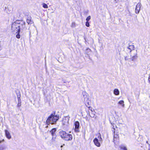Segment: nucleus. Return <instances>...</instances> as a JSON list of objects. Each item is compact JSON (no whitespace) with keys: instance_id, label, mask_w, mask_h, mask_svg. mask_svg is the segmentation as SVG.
Instances as JSON below:
<instances>
[{"instance_id":"obj_1","label":"nucleus","mask_w":150,"mask_h":150,"mask_svg":"<svg viewBox=\"0 0 150 150\" xmlns=\"http://www.w3.org/2000/svg\"><path fill=\"white\" fill-rule=\"evenodd\" d=\"M25 24V23L23 20H16L11 24V29L12 32H19L21 28L22 30L26 28Z\"/></svg>"},{"instance_id":"obj_2","label":"nucleus","mask_w":150,"mask_h":150,"mask_svg":"<svg viewBox=\"0 0 150 150\" xmlns=\"http://www.w3.org/2000/svg\"><path fill=\"white\" fill-rule=\"evenodd\" d=\"M59 119V115H56L55 112H54L48 117L46 121V123L47 125H49L50 124H55Z\"/></svg>"},{"instance_id":"obj_3","label":"nucleus","mask_w":150,"mask_h":150,"mask_svg":"<svg viewBox=\"0 0 150 150\" xmlns=\"http://www.w3.org/2000/svg\"><path fill=\"white\" fill-rule=\"evenodd\" d=\"M97 137L93 139V142L95 145L97 147H100V142H102V139L100 133H99L96 134Z\"/></svg>"},{"instance_id":"obj_4","label":"nucleus","mask_w":150,"mask_h":150,"mask_svg":"<svg viewBox=\"0 0 150 150\" xmlns=\"http://www.w3.org/2000/svg\"><path fill=\"white\" fill-rule=\"evenodd\" d=\"M89 111H88V113H87V115L88 116L89 119L88 118V117H86V120L88 121L89 120V119L91 118H96V112L93 109H92V108L89 109Z\"/></svg>"},{"instance_id":"obj_5","label":"nucleus","mask_w":150,"mask_h":150,"mask_svg":"<svg viewBox=\"0 0 150 150\" xmlns=\"http://www.w3.org/2000/svg\"><path fill=\"white\" fill-rule=\"evenodd\" d=\"M85 94L83 95V97L84 98V101H87V102H86L85 103V104L87 107L89 109L90 108H92L90 106V102H89V101H88V97L87 95V94L86 93H85Z\"/></svg>"},{"instance_id":"obj_6","label":"nucleus","mask_w":150,"mask_h":150,"mask_svg":"<svg viewBox=\"0 0 150 150\" xmlns=\"http://www.w3.org/2000/svg\"><path fill=\"white\" fill-rule=\"evenodd\" d=\"M74 125L75 126L74 128V131L76 132H79V127L80 126L79 122L78 121H76L74 123Z\"/></svg>"},{"instance_id":"obj_7","label":"nucleus","mask_w":150,"mask_h":150,"mask_svg":"<svg viewBox=\"0 0 150 150\" xmlns=\"http://www.w3.org/2000/svg\"><path fill=\"white\" fill-rule=\"evenodd\" d=\"M69 119L67 117H63L62 120V123L63 125H67L69 123Z\"/></svg>"},{"instance_id":"obj_8","label":"nucleus","mask_w":150,"mask_h":150,"mask_svg":"<svg viewBox=\"0 0 150 150\" xmlns=\"http://www.w3.org/2000/svg\"><path fill=\"white\" fill-rule=\"evenodd\" d=\"M73 136L72 134L67 133L64 139L66 141H70L72 139Z\"/></svg>"},{"instance_id":"obj_9","label":"nucleus","mask_w":150,"mask_h":150,"mask_svg":"<svg viewBox=\"0 0 150 150\" xmlns=\"http://www.w3.org/2000/svg\"><path fill=\"white\" fill-rule=\"evenodd\" d=\"M67 133L63 130H61L59 132V135L64 140Z\"/></svg>"},{"instance_id":"obj_10","label":"nucleus","mask_w":150,"mask_h":150,"mask_svg":"<svg viewBox=\"0 0 150 150\" xmlns=\"http://www.w3.org/2000/svg\"><path fill=\"white\" fill-rule=\"evenodd\" d=\"M141 4L140 3H138L136 6L135 8V13L138 14L139 13L140 9Z\"/></svg>"},{"instance_id":"obj_11","label":"nucleus","mask_w":150,"mask_h":150,"mask_svg":"<svg viewBox=\"0 0 150 150\" xmlns=\"http://www.w3.org/2000/svg\"><path fill=\"white\" fill-rule=\"evenodd\" d=\"M4 142L5 140L4 139L0 140V150H3L6 148V146L5 144H4L2 145L1 144L2 143H3Z\"/></svg>"},{"instance_id":"obj_12","label":"nucleus","mask_w":150,"mask_h":150,"mask_svg":"<svg viewBox=\"0 0 150 150\" xmlns=\"http://www.w3.org/2000/svg\"><path fill=\"white\" fill-rule=\"evenodd\" d=\"M26 22L28 24H31L33 23V21L30 16H28L27 17Z\"/></svg>"},{"instance_id":"obj_13","label":"nucleus","mask_w":150,"mask_h":150,"mask_svg":"<svg viewBox=\"0 0 150 150\" xmlns=\"http://www.w3.org/2000/svg\"><path fill=\"white\" fill-rule=\"evenodd\" d=\"M5 135L6 137L8 139H11V135L8 130L5 129L4 130Z\"/></svg>"},{"instance_id":"obj_14","label":"nucleus","mask_w":150,"mask_h":150,"mask_svg":"<svg viewBox=\"0 0 150 150\" xmlns=\"http://www.w3.org/2000/svg\"><path fill=\"white\" fill-rule=\"evenodd\" d=\"M131 58L130 59L132 61H134L137 58V52L135 53V54L134 55H131Z\"/></svg>"},{"instance_id":"obj_15","label":"nucleus","mask_w":150,"mask_h":150,"mask_svg":"<svg viewBox=\"0 0 150 150\" xmlns=\"http://www.w3.org/2000/svg\"><path fill=\"white\" fill-rule=\"evenodd\" d=\"M56 128H53L50 130V132L52 137L56 135Z\"/></svg>"},{"instance_id":"obj_16","label":"nucleus","mask_w":150,"mask_h":150,"mask_svg":"<svg viewBox=\"0 0 150 150\" xmlns=\"http://www.w3.org/2000/svg\"><path fill=\"white\" fill-rule=\"evenodd\" d=\"M111 124L112 125V129H113L112 130L113 132V134H114V137H115V128H117V126L115 125V126H114V123H111Z\"/></svg>"},{"instance_id":"obj_17","label":"nucleus","mask_w":150,"mask_h":150,"mask_svg":"<svg viewBox=\"0 0 150 150\" xmlns=\"http://www.w3.org/2000/svg\"><path fill=\"white\" fill-rule=\"evenodd\" d=\"M113 92L116 95H118L119 94V91L117 88H115Z\"/></svg>"},{"instance_id":"obj_18","label":"nucleus","mask_w":150,"mask_h":150,"mask_svg":"<svg viewBox=\"0 0 150 150\" xmlns=\"http://www.w3.org/2000/svg\"><path fill=\"white\" fill-rule=\"evenodd\" d=\"M127 48L130 50V52H131L132 50H134V45H130L128 46Z\"/></svg>"},{"instance_id":"obj_19","label":"nucleus","mask_w":150,"mask_h":150,"mask_svg":"<svg viewBox=\"0 0 150 150\" xmlns=\"http://www.w3.org/2000/svg\"><path fill=\"white\" fill-rule=\"evenodd\" d=\"M20 31H19V32L17 31V32H14V33H17V34L16 35V37L18 39H19L20 38Z\"/></svg>"},{"instance_id":"obj_20","label":"nucleus","mask_w":150,"mask_h":150,"mask_svg":"<svg viewBox=\"0 0 150 150\" xmlns=\"http://www.w3.org/2000/svg\"><path fill=\"white\" fill-rule=\"evenodd\" d=\"M118 104L120 105H122V106H124V101L122 100H120L118 102Z\"/></svg>"},{"instance_id":"obj_21","label":"nucleus","mask_w":150,"mask_h":150,"mask_svg":"<svg viewBox=\"0 0 150 150\" xmlns=\"http://www.w3.org/2000/svg\"><path fill=\"white\" fill-rule=\"evenodd\" d=\"M12 8V6L11 5H9L7 7V9L9 11H11Z\"/></svg>"},{"instance_id":"obj_22","label":"nucleus","mask_w":150,"mask_h":150,"mask_svg":"<svg viewBox=\"0 0 150 150\" xmlns=\"http://www.w3.org/2000/svg\"><path fill=\"white\" fill-rule=\"evenodd\" d=\"M42 6L44 8H48V6L45 3H43L42 4Z\"/></svg>"},{"instance_id":"obj_23","label":"nucleus","mask_w":150,"mask_h":150,"mask_svg":"<svg viewBox=\"0 0 150 150\" xmlns=\"http://www.w3.org/2000/svg\"><path fill=\"white\" fill-rule=\"evenodd\" d=\"M18 103L17 104V106L18 107H20L21 105V99L20 100H18Z\"/></svg>"},{"instance_id":"obj_24","label":"nucleus","mask_w":150,"mask_h":150,"mask_svg":"<svg viewBox=\"0 0 150 150\" xmlns=\"http://www.w3.org/2000/svg\"><path fill=\"white\" fill-rule=\"evenodd\" d=\"M120 148L121 149L124 150H127V148L125 146H121L120 147Z\"/></svg>"},{"instance_id":"obj_25","label":"nucleus","mask_w":150,"mask_h":150,"mask_svg":"<svg viewBox=\"0 0 150 150\" xmlns=\"http://www.w3.org/2000/svg\"><path fill=\"white\" fill-rule=\"evenodd\" d=\"M91 16H89L87 17V18H86V21H88L90 20L91 19Z\"/></svg>"},{"instance_id":"obj_26","label":"nucleus","mask_w":150,"mask_h":150,"mask_svg":"<svg viewBox=\"0 0 150 150\" xmlns=\"http://www.w3.org/2000/svg\"><path fill=\"white\" fill-rule=\"evenodd\" d=\"M85 25L87 27H89L90 26V24L88 21H86V22Z\"/></svg>"},{"instance_id":"obj_27","label":"nucleus","mask_w":150,"mask_h":150,"mask_svg":"<svg viewBox=\"0 0 150 150\" xmlns=\"http://www.w3.org/2000/svg\"><path fill=\"white\" fill-rule=\"evenodd\" d=\"M17 98L18 100H20L21 99V95L19 94L18 95H17Z\"/></svg>"},{"instance_id":"obj_28","label":"nucleus","mask_w":150,"mask_h":150,"mask_svg":"<svg viewBox=\"0 0 150 150\" xmlns=\"http://www.w3.org/2000/svg\"><path fill=\"white\" fill-rule=\"evenodd\" d=\"M125 60H128L129 59L128 57H127V56H126L125 57Z\"/></svg>"},{"instance_id":"obj_29","label":"nucleus","mask_w":150,"mask_h":150,"mask_svg":"<svg viewBox=\"0 0 150 150\" xmlns=\"http://www.w3.org/2000/svg\"><path fill=\"white\" fill-rule=\"evenodd\" d=\"M148 80L149 83H150V74L149 75Z\"/></svg>"},{"instance_id":"obj_30","label":"nucleus","mask_w":150,"mask_h":150,"mask_svg":"<svg viewBox=\"0 0 150 150\" xmlns=\"http://www.w3.org/2000/svg\"><path fill=\"white\" fill-rule=\"evenodd\" d=\"M16 94L17 95H18L19 94H21V93H20V91H19L18 92V93H17L16 92Z\"/></svg>"},{"instance_id":"obj_31","label":"nucleus","mask_w":150,"mask_h":150,"mask_svg":"<svg viewBox=\"0 0 150 150\" xmlns=\"http://www.w3.org/2000/svg\"><path fill=\"white\" fill-rule=\"evenodd\" d=\"M63 145H61V147H63Z\"/></svg>"},{"instance_id":"obj_32","label":"nucleus","mask_w":150,"mask_h":150,"mask_svg":"<svg viewBox=\"0 0 150 150\" xmlns=\"http://www.w3.org/2000/svg\"><path fill=\"white\" fill-rule=\"evenodd\" d=\"M148 150H150V148H149V149H148Z\"/></svg>"},{"instance_id":"obj_33","label":"nucleus","mask_w":150,"mask_h":150,"mask_svg":"<svg viewBox=\"0 0 150 150\" xmlns=\"http://www.w3.org/2000/svg\"><path fill=\"white\" fill-rule=\"evenodd\" d=\"M117 136L118 137V134L117 135Z\"/></svg>"},{"instance_id":"obj_34","label":"nucleus","mask_w":150,"mask_h":150,"mask_svg":"<svg viewBox=\"0 0 150 150\" xmlns=\"http://www.w3.org/2000/svg\"><path fill=\"white\" fill-rule=\"evenodd\" d=\"M115 0V1H116V0Z\"/></svg>"}]
</instances>
